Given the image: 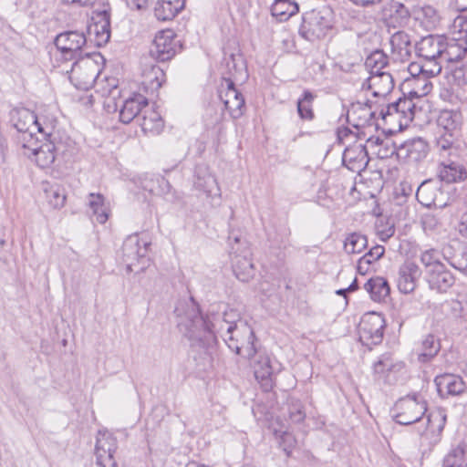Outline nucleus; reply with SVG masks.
<instances>
[{"label": "nucleus", "instance_id": "f257e3e1", "mask_svg": "<svg viewBox=\"0 0 467 467\" xmlns=\"http://www.w3.org/2000/svg\"><path fill=\"white\" fill-rule=\"evenodd\" d=\"M178 328L188 339L194 354L193 358L202 371L213 367V355L217 337H221L228 348L244 358L251 359L256 353L255 336L248 323L242 319L235 309L227 305L214 304L203 317L196 302H178L175 307Z\"/></svg>", "mask_w": 467, "mask_h": 467}, {"label": "nucleus", "instance_id": "f03ea898", "mask_svg": "<svg viewBox=\"0 0 467 467\" xmlns=\"http://www.w3.org/2000/svg\"><path fill=\"white\" fill-rule=\"evenodd\" d=\"M228 68L229 77L223 78V83L219 89V98L232 119L240 118L245 108V101L243 94L235 88L234 80L246 78V70L241 55L231 54L224 58Z\"/></svg>", "mask_w": 467, "mask_h": 467}, {"label": "nucleus", "instance_id": "7ed1b4c3", "mask_svg": "<svg viewBox=\"0 0 467 467\" xmlns=\"http://www.w3.org/2000/svg\"><path fill=\"white\" fill-rule=\"evenodd\" d=\"M150 240L138 234L128 236L122 245V262L127 272H143L150 265Z\"/></svg>", "mask_w": 467, "mask_h": 467}, {"label": "nucleus", "instance_id": "20e7f679", "mask_svg": "<svg viewBox=\"0 0 467 467\" xmlns=\"http://www.w3.org/2000/svg\"><path fill=\"white\" fill-rule=\"evenodd\" d=\"M228 242L234 274L240 281L247 282L254 275L249 247L246 242L234 232H230Z\"/></svg>", "mask_w": 467, "mask_h": 467}, {"label": "nucleus", "instance_id": "39448f33", "mask_svg": "<svg viewBox=\"0 0 467 467\" xmlns=\"http://www.w3.org/2000/svg\"><path fill=\"white\" fill-rule=\"evenodd\" d=\"M330 12L327 8L313 9L305 13L299 26V35L314 42L324 37L331 28Z\"/></svg>", "mask_w": 467, "mask_h": 467}, {"label": "nucleus", "instance_id": "423d86ee", "mask_svg": "<svg viewBox=\"0 0 467 467\" xmlns=\"http://www.w3.org/2000/svg\"><path fill=\"white\" fill-rule=\"evenodd\" d=\"M67 72L70 82L77 88L88 89L99 77L100 69L95 60L86 56L76 59Z\"/></svg>", "mask_w": 467, "mask_h": 467}, {"label": "nucleus", "instance_id": "0eeeda50", "mask_svg": "<svg viewBox=\"0 0 467 467\" xmlns=\"http://www.w3.org/2000/svg\"><path fill=\"white\" fill-rule=\"evenodd\" d=\"M385 318L381 314L368 312L363 315L358 325V336L362 345L371 348L382 342Z\"/></svg>", "mask_w": 467, "mask_h": 467}, {"label": "nucleus", "instance_id": "6e6552de", "mask_svg": "<svg viewBox=\"0 0 467 467\" xmlns=\"http://www.w3.org/2000/svg\"><path fill=\"white\" fill-rule=\"evenodd\" d=\"M405 364L390 353L380 355L373 364L374 379L379 383L392 385L404 373Z\"/></svg>", "mask_w": 467, "mask_h": 467}, {"label": "nucleus", "instance_id": "1a4fd4ad", "mask_svg": "<svg viewBox=\"0 0 467 467\" xmlns=\"http://www.w3.org/2000/svg\"><path fill=\"white\" fill-rule=\"evenodd\" d=\"M88 38L84 32L68 30L58 34L55 38V46L64 60L78 59Z\"/></svg>", "mask_w": 467, "mask_h": 467}, {"label": "nucleus", "instance_id": "9d476101", "mask_svg": "<svg viewBox=\"0 0 467 467\" xmlns=\"http://www.w3.org/2000/svg\"><path fill=\"white\" fill-rule=\"evenodd\" d=\"M30 148H26L31 153L29 157L34 156L36 165L42 169L49 168L54 164L59 154L64 153V145L56 138L47 140L46 142L36 147L37 139L29 142Z\"/></svg>", "mask_w": 467, "mask_h": 467}, {"label": "nucleus", "instance_id": "9b49d317", "mask_svg": "<svg viewBox=\"0 0 467 467\" xmlns=\"http://www.w3.org/2000/svg\"><path fill=\"white\" fill-rule=\"evenodd\" d=\"M372 105L373 101L367 99L365 102L352 103L348 109V122L357 130L358 135L362 129L379 126L375 119L376 110L372 109Z\"/></svg>", "mask_w": 467, "mask_h": 467}, {"label": "nucleus", "instance_id": "f8f14e48", "mask_svg": "<svg viewBox=\"0 0 467 467\" xmlns=\"http://www.w3.org/2000/svg\"><path fill=\"white\" fill-rule=\"evenodd\" d=\"M180 48L175 33L171 29H166L157 33L150 51L154 58L164 62L172 58Z\"/></svg>", "mask_w": 467, "mask_h": 467}, {"label": "nucleus", "instance_id": "ddd939ff", "mask_svg": "<svg viewBox=\"0 0 467 467\" xmlns=\"http://www.w3.org/2000/svg\"><path fill=\"white\" fill-rule=\"evenodd\" d=\"M88 39L97 47L106 45L110 38V16L109 11L95 12L88 26Z\"/></svg>", "mask_w": 467, "mask_h": 467}, {"label": "nucleus", "instance_id": "4468645a", "mask_svg": "<svg viewBox=\"0 0 467 467\" xmlns=\"http://www.w3.org/2000/svg\"><path fill=\"white\" fill-rule=\"evenodd\" d=\"M193 189L208 199L220 198L221 189L216 178L206 165H197L194 171Z\"/></svg>", "mask_w": 467, "mask_h": 467}, {"label": "nucleus", "instance_id": "2eb2a0df", "mask_svg": "<svg viewBox=\"0 0 467 467\" xmlns=\"http://www.w3.org/2000/svg\"><path fill=\"white\" fill-rule=\"evenodd\" d=\"M37 115L34 111L29 109H22L18 111V118L15 122L14 126L18 132L22 133L20 141L23 148H30L29 142L35 140L34 135L36 131L48 132L49 128L46 126L45 129L37 128L36 126Z\"/></svg>", "mask_w": 467, "mask_h": 467}, {"label": "nucleus", "instance_id": "dca6fc26", "mask_svg": "<svg viewBox=\"0 0 467 467\" xmlns=\"http://www.w3.org/2000/svg\"><path fill=\"white\" fill-rule=\"evenodd\" d=\"M445 36L442 35H429L416 43L417 55L427 62L438 63L441 67V57L444 48Z\"/></svg>", "mask_w": 467, "mask_h": 467}, {"label": "nucleus", "instance_id": "f3484780", "mask_svg": "<svg viewBox=\"0 0 467 467\" xmlns=\"http://www.w3.org/2000/svg\"><path fill=\"white\" fill-rule=\"evenodd\" d=\"M342 161L353 172L360 173L363 171L369 161L366 145L360 141H355L353 144L348 145L343 152Z\"/></svg>", "mask_w": 467, "mask_h": 467}, {"label": "nucleus", "instance_id": "a211bd4d", "mask_svg": "<svg viewBox=\"0 0 467 467\" xmlns=\"http://www.w3.org/2000/svg\"><path fill=\"white\" fill-rule=\"evenodd\" d=\"M398 159L417 162L424 159L429 151L428 143L421 138L409 140L395 147Z\"/></svg>", "mask_w": 467, "mask_h": 467}, {"label": "nucleus", "instance_id": "6ab92c4d", "mask_svg": "<svg viewBox=\"0 0 467 467\" xmlns=\"http://www.w3.org/2000/svg\"><path fill=\"white\" fill-rule=\"evenodd\" d=\"M394 88V80L390 73L371 74L361 84V91L370 92L374 98H385Z\"/></svg>", "mask_w": 467, "mask_h": 467}, {"label": "nucleus", "instance_id": "aec40b11", "mask_svg": "<svg viewBox=\"0 0 467 467\" xmlns=\"http://www.w3.org/2000/svg\"><path fill=\"white\" fill-rule=\"evenodd\" d=\"M382 20L389 27H401L408 23L410 13L400 2L390 0L386 2L381 10Z\"/></svg>", "mask_w": 467, "mask_h": 467}, {"label": "nucleus", "instance_id": "412c9836", "mask_svg": "<svg viewBox=\"0 0 467 467\" xmlns=\"http://www.w3.org/2000/svg\"><path fill=\"white\" fill-rule=\"evenodd\" d=\"M421 275L420 268L413 262H405L398 270L397 286L400 293L410 294L417 286Z\"/></svg>", "mask_w": 467, "mask_h": 467}, {"label": "nucleus", "instance_id": "4be33fe9", "mask_svg": "<svg viewBox=\"0 0 467 467\" xmlns=\"http://www.w3.org/2000/svg\"><path fill=\"white\" fill-rule=\"evenodd\" d=\"M426 281L430 289L438 293H446L455 283V277L452 273L447 269L445 265H442L427 272Z\"/></svg>", "mask_w": 467, "mask_h": 467}, {"label": "nucleus", "instance_id": "5701e85b", "mask_svg": "<svg viewBox=\"0 0 467 467\" xmlns=\"http://www.w3.org/2000/svg\"><path fill=\"white\" fill-rule=\"evenodd\" d=\"M118 449L115 436L109 431H99L96 437L95 456L97 461H116L114 454Z\"/></svg>", "mask_w": 467, "mask_h": 467}, {"label": "nucleus", "instance_id": "b1692460", "mask_svg": "<svg viewBox=\"0 0 467 467\" xmlns=\"http://www.w3.org/2000/svg\"><path fill=\"white\" fill-rule=\"evenodd\" d=\"M148 106V99L141 94L134 93L126 99L119 109V120L124 124L138 119L143 109Z\"/></svg>", "mask_w": 467, "mask_h": 467}, {"label": "nucleus", "instance_id": "393cba45", "mask_svg": "<svg viewBox=\"0 0 467 467\" xmlns=\"http://www.w3.org/2000/svg\"><path fill=\"white\" fill-rule=\"evenodd\" d=\"M437 391L441 398H449L462 394L465 389V383L460 376L454 374H441L434 379Z\"/></svg>", "mask_w": 467, "mask_h": 467}, {"label": "nucleus", "instance_id": "a878e982", "mask_svg": "<svg viewBox=\"0 0 467 467\" xmlns=\"http://www.w3.org/2000/svg\"><path fill=\"white\" fill-rule=\"evenodd\" d=\"M441 255L451 267L467 275V245L445 244Z\"/></svg>", "mask_w": 467, "mask_h": 467}, {"label": "nucleus", "instance_id": "bb28decb", "mask_svg": "<svg viewBox=\"0 0 467 467\" xmlns=\"http://www.w3.org/2000/svg\"><path fill=\"white\" fill-rule=\"evenodd\" d=\"M433 77L405 78L400 88L403 95L413 98L426 96L431 90L432 85L430 79Z\"/></svg>", "mask_w": 467, "mask_h": 467}, {"label": "nucleus", "instance_id": "cd10ccee", "mask_svg": "<svg viewBox=\"0 0 467 467\" xmlns=\"http://www.w3.org/2000/svg\"><path fill=\"white\" fill-rule=\"evenodd\" d=\"M138 122L145 134H159L163 127L164 120L155 108L145 107L138 118Z\"/></svg>", "mask_w": 467, "mask_h": 467}, {"label": "nucleus", "instance_id": "c85d7f7f", "mask_svg": "<svg viewBox=\"0 0 467 467\" xmlns=\"http://www.w3.org/2000/svg\"><path fill=\"white\" fill-rule=\"evenodd\" d=\"M254 377L261 384L262 388L268 391L273 388V368L270 358L266 354L260 353L258 359L255 361Z\"/></svg>", "mask_w": 467, "mask_h": 467}, {"label": "nucleus", "instance_id": "c756f323", "mask_svg": "<svg viewBox=\"0 0 467 467\" xmlns=\"http://www.w3.org/2000/svg\"><path fill=\"white\" fill-rule=\"evenodd\" d=\"M141 85L148 91H157L164 81V72L155 64L146 65L141 73Z\"/></svg>", "mask_w": 467, "mask_h": 467}, {"label": "nucleus", "instance_id": "7c9ffc66", "mask_svg": "<svg viewBox=\"0 0 467 467\" xmlns=\"http://www.w3.org/2000/svg\"><path fill=\"white\" fill-rule=\"evenodd\" d=\"M88 205L91 211L92 217L97 223L103 224L108 221L110 209L109 202H106L102 194L89 193L88 196Z\"/></svg>", "mask_w": 467, "mask_h": 467}, {"label": "nucleus", "instance_id": "2f4dec72", "mask_svg": "<svg viewBox=\"0 0 467 467\" xmlns=\"http://www.w3.org/2000/svg\"><path fill=\"white\" fill-rule=\"evenodd\" d=\"M444 48H442V54L441 57V68L449 63L456 62L462 57H466V49L464 42L456 41L452 38L444 39Z\"/></svg>", "mask_w": 467, "mask_h": 467}, {"label": "nucleus", "instance_id": "473e14b6", "mask_svg": "<svg viewBox=\"0 0 467 467\" xmlns=\"http://www.w3.org/2000/svg\"><path fill=\"white\" fill-rule=\"evenodd\" d=\"M185 5V0H158L154 16L158 20H171Z\"/></svg>", "mask_w": 467, "mask_h": 467}, {"label": "nucleus", "instance_id": "72a5a7b5", "mask_svg": "<svg viewBox=\"0 0 467 467\" xmlns=\"http://www.w3.org/2000/svg\"><path fill=\"white\" fill-rule=\"evenodd\" d=\"M45 198L54 209H60L65 205L67 193L65 188L58 183H43Z\"/></svg>", "mask_w": 467, "mask_h": 467}, {"label": "nucleus", "instance_id": "f704fd0d", "mask_svg": "<svg viewBox=\"0 0 467 467\" xmlns=\"http://www.w3.org/2000/svg\"><path fill=\"white\" fill-rule=\"evenodd\" d=\"M391 51L400 60L408 59L410 56V36L403 32L398 31L390 37Z\"/></svg>", "mask_w": 467, "mask_h": 467}, {"label": "nucleus", "instance_id": "c9c22d12", "mask_svg": "<svg viewBox=\"0 0 467 467\" xmlns=\"http://www.w3.org/2000/svg\"><path fill=\"white\" fill-rule=\"evenodd\" d=\"M299 12V5L294 0H275L271 6V14L279 22L287 21Z\"/></svg>", "mask_w": 467, "mask_h": 467}, {"label": "nucleus", "instance_id": "e433bc0d", "mask_svg": "<svg viewBox=\"0 0 467 467\" xmlns=\"http://www.w3.org/2000/svg\"><path fill=\"white\" fill-rule=\"evenodd\" d=\"M439 176L442 182L453 183L462 181L466 176V171L460 163L449 161L441 162Z\"/></svg>", "mask_w": 467, "mask_h": 467}, {"label": "nucleus", "instance_id": "4c0bfd02", "mask_svg": "<svg viewBox=\"0 0 467 467\" xmlns=\"http://www.w3.org/2000/svg\"><path fill=\"white\" fill-rule=\"evenodd\" d=\"M364 287L369 293L371 299L376 302L384 300L390 292L388 281L381 276L371 277L365 284Z\"/></svg>", "mask_w": 467, "mask_h": 467}, {"label": "nucleus", "instance_id": "58836bf2", "mask_svg": "<svg viewBox=\"0 0 467 467\" xmlns=\"http://www.w3.org/2000/svg\"><path fill=\"white\" fill-rule=\"evenodd\" d=\"M437 124L441 132L455 133L461 124V115L454 110H441Z\"/></svg>", "mask_w": 467, "mask_h": 467}, {"label": "nucleus", "instance_id": "ea45409f", "mask_svg": "<svg viewBox=\"0 0 467 467\" xmlns=\"http://www.w3.org/2000/svg\"><path fill=\"white\" fill-rule=\"evenodd\" d=\"M409 78L437 76L441 73V66L438 63L427 62H412L408 67Z\"/></svg>", "mask_w": 467, "mask_h": 467}, {"label": "nucleus", "instance_id": "a19ab883", "mask_svg": "<svg viewBox=\"0 0 467 467\" xmlns=\"http://www.w3.org/2000/svg\"><path fill=\"white\" fill-rule=\"evenodd\" d=\"M417 20L426 30H433L440 24L441 16L431 5H424L417 12Z\"/></svg>", "mask_w": 467, "mask_h": 467}, {"label": "nucleus", "instance_id": "79ce46f5", "mask_svg": "<svg viewBox=\"0 0 467 467\" xmlns=\"http://www.w3.org/2000/svg\"><path fill=\"white\" fill-rule=\"evenodd\" d=\"M388 63V56L382 50H375L366 58L365 66L371 75L385 72Z\"/></svg>", "mask_w": 467, "mask_h": 467}, {"label": "nucleus", "instance_id": "37998d69", "mask_svg": "<svg viewBox=\"0 0 467 467\" xmlns=\"http://www.w3.org/2000/svg\"><path fill=\"white\" fill-rule=\"evenodd\" d=\"M440 342L435 339L431 334L427 335L420 342V349L419 352V360L427 362L440 350Z\"/></svg>", "mask_w": 467, "mask_h": 467}, {"label": "nucleus", "instance_id": "c03bdc74", "mask_svg": "<svg viewBox=\"0 0 467 467\" xmlns=\"http://www.w3.org/2000/svg\"><path fill=\"white\" fill-rule=\"evenodd\" d=\"M315 96L309 90H305L297 100V112L301 119L311 120L314 119L313 101Z\"/></svg>", "mask_w": 467, "mask_h": 467}, {"label": "nucleus", "instance_id": "a18cd8bd", "mask_svg": "<svg viewBox=\"0 0 467 467\" xmlns=\"http://www.w3.org/2000/svg\"><path fill=\"white\" fill-rule=\"evenodd\" d=\"M440 132L436 140V148L441 157L451 156L457 150L454 147L455 133Z\"/></svg>", "mask_w": 467, "mask_h": 467}, {"label": "nucleus", "instance_id": "49530a36", "mask_svg": "<svg viewBox=\"0 0 467 467\" xmlns=\"http://www.w3.org/2000/svg\"><path fill=\"white\" fill-rule=\"evenodd\" d=\"M367 245V237L358 233L348 234L344 242V249L347 254H359Z\"/></svg>", "mask_w": 467, "mask_h": 467}, {"label": "nucleus", "instance_id": "de8ad7c7", "mask_svg": "<svg viewBox=\"0 0 467 467\" xmlns=\"http://www.w3.org/2000/svg\"><path fill=\"white\" fill-rule=\"evenodd\" d=\"M427 429L431 432L441 433L445 426L447 416L444 410H427Z\"/></svg>", "mask_w": 467, "mask_h": 467}, {"label": "nucleus", "instance_id": "09e8293b", "mask_svg": "<svg viewBox=\"0 0 467 467\" xmlns=\"http://www.w3.org/2000/svg\"><path fill=\"white\" fill-rule=\"evenodd\" d=\"M451 38L456 41H466L467 40V17L463 16H458L452 21L450 26Z\"/></svg>", "mask_w": 467, "mask_h": 467}, {"label": "nucleus", "instance_id": "8fccbe9b", "mask_svg": "<svg viewBox=\"0 0 467 467\" xmlns=\"http://www.w3.org/2000/svg\"><path fill=\"white\" fill-rule=\"evenodd\" d=\"M395 406L398 409H411L415 407H420V409H427V402L420 393L413 392L400 398L396 401Z\"/></svg>", "mask_w": 467, "mask_h": 467}, {"label": "nucleus", "instance_id": "3c124183", "mask_svg": "<svg viewBox=\"0 0 467 467\" xmlns=\"http://www.w3.org/2000/svg\"><path fill=\"white\" fill-rule=\"evenodd\" d=\"M420 262L424 265L426 273L435 269L438 265H442L441 262L440 252L436 249H428L421 253Z\"/></svg>", "mask_w": 467, "mask_h": 467}, {"label": "nucleus", "instance_id": "603ef678", "mask_svg": "<svg viewBox=\"0 0 467 467\" xmlns=\"http://www.w3.org/2000/svg\"><path fill=\"white\" fill-rule=\"evenodd\" d=\"M427 410H403L392 415L394 420L400 425H410L421 420Z\"/></svg>", "mask_w": 467, "mask_h": 467}, {"label": "nucleus", "instance_id": "864d4df0", "mask_svg": "<svg viewBox=\"0 0 467 467\" xmlns=\"http://www.w3.org/2000/svg\"><path fill=\"white\" fill-rule=\"evenodd\" d=\"M464 450L461 446L452 448L443 458L442 467H462Z\"/></svg>", "mask_w": 467, "mask_h": 467}, {"label": "nucleus", "instance_id": "5fc2aeb1", "mask_svg": "<svg viewBox=\"0 0 467 467\" xmlns=\"http://www.w3.org/2000/svg\"><path fill=\"white\" fill-rule=\"evenodd\" d=\"M413 97L404 96V98H400L397 101L399 115L403 118L412 119L413 109L415 108V104L412 101Z\"/></svg>", "mask_w": 467, "mask_h": 467}, {"label": "nucleus", "instance_id": "6e6d98bb", "mask_svg": "<svg viewBox=\"0 0 467 467\" xmlns=\"http://www.w3.org/2000/svg\"><path fill=\"white\" fill-rule=\"evenodd\" d=\"M56 122H57V120L54 118H47V117L42 116V115L37 116V121L36 123L37 128L41 127V128L45 129L46 126L49 128L48 132H46V131H37V132L42 134L44 136V138H48V140L56 138L54 135Z\"/></svg>", "mask_w": 467, "mask_h": 467}, {"label": "nucleus", "instance_id": "4d7b16f0", "mask_svg": "<svg viewBox=\"0 0 467 467\" xmlns=\"http://www.w3.org/2000/svg\"><path fill=\"white\" fill-rule=\"evenodd\" d=\"M278 432L281 433L279 444L282 447L283 451L286 453V455L290 456L293 448L296 446V441L295 437L287 431L275 430V435H277Z\"/></svg>", "mask_w": 467, "mask_h": 467}, {"label": "nucleus", "instance_id": "13d9d810", "mask_svg": "<svg viewBox=\"0 0 467 467\" xmlns=\"http://www.w3.org/2000/svg\"><path fill=\"white\" fill-rule=\"evenodd\" d=\"M152 183L157 184L156 187L151 186L149 188L152 194L167 196L171 193V186L164 177H157L155 182L152 181Z\"/></svg>", "mask_w": 467, "mask_h": 467}, {"label": "nucleus", "instance_id": "bf43d9fd", "mask_svg": "<svg viewBox=\"0 0 467 467\" xmlns=\"http://www.w3.org/2000/svg\"><path fill=\"white\" fill-rule=\"evenodd\" d=\"M385 253V248L382 245L377 244L373 246L368 253H366L363 257L367 259L370 264L378 261L379 258L383 256Z\"/></svg>", "mask_w": 467, "mask_h": 467}, {"label": "nucleus", "instance_id": "052dcab7", "mask_svg": "<svg viewBox=\"0 0 467 467\" xmlns=\"http://www.w3.org/2000/svg\"><path fill=\"white\" fill-rule=\"evenodd\" d=\"M453 78L459 85L467 84V62L459 67H456L453 71Z\"/></svg>", "mask_w": 467, "mask_h": 467}, {"label": "nucleus", "instance_id": "680f3d73", "mask_svg": "<svg viewBox=\"0 0 467 467\" xmlns=\"http://www.w3.org/2000/svg\"><path fill=\"white\" fill-rule=\"evenodd\" d=\"M393 114H398L399 115V109H398L397 101L391 102V103H388L379 112V116L383 120H386L388 117H391Z\"/></svg>", "mask_w": 467, "mask_h": 467}, {"label": "nucleus", "instance_id": "e2e57ef3", "mask_svg": "<svg viewBox=\"0 0 467 467\" xmlns=\"http://www.w3.org/2000/svg\"><path fill=\"white\" fill-rule=\"evenodd\" d=\"M394 234L395 228L393 225L388 226L383 230H378V236L383 242L388 241L391 236H393Z\"/></svg>", "mask_w": 467, "mask_h": 467}, {"label": "nucleus", "instance_id": "0e129e2a", "mask_svg": "<svg viewBox=\"0 0 467 467\" xmlns=\"http://www.w3.org/2000/svg\"><path fill=\"white\" fill-rule=\"evenodd\" d=\"M354 137H356V135L350 130H348V128H344V129L338 130V131H337L338 140L342 144H345L346 140L351 139V138H354Z\"/></svg>", "mask_w": 467, "mask_h": 467}, {"label": "nucleus", "instance_id": "69168bd1", "mask_svg": "<svg viewBox=\"0 0 467 467\" xmlns=\"http://www.w3.org/2000/svg\"><path fill=\"white\" fill-rule=\"evenodd\" d=\"M370 265L371 264L362 256L358 262L357 270L360 275H365L368 271Z\"/></svg>", "mask_w": 467, "mask_h": 467}, {"label": "nucleus", "instance_id": "338daca9", "mask_svg": "<svg viewBox=\"0 0 467 467\" xmlns=\"http://www.w3.org/2000/svg\"><path fill=\"white\" fill-rule=\"evenodd\" d=\"M130 9L140 10L147 5V0H125Z\"/></svg>", "mask_w": 467, "mask_h": 467}, {"label": "nucleus", "instance_id": "774afa93", "mask_svg": "<svg viewBox=\"0 0 467 467\" xmlns=\"http://www.w3.org/2000/svg\"><path fill=\"white\" fill-rule=\"evenodd\" d=\"M458 229L462 236L467 237V212L462 215Z\"/></svg>", "mask_w": 467, "mask_h": 467}]
</instances>
